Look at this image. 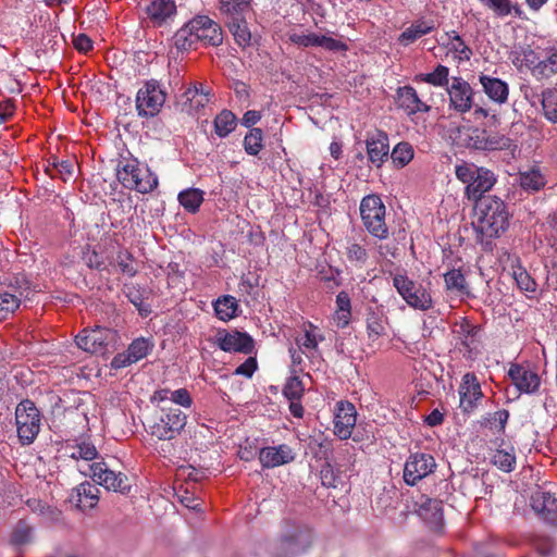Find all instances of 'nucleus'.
Segmentation results:
<instances>
[{
  "label": "nucleus",
  "mask_w": 557,
  "mask_h": 557,
  "mask_svg": "<svg viewBox=\"0 0 557 557\" xmlns=\"http://www.w3.org/2000/svg\"><path fill=\"white\" fill-rule=\"evenodd\" d=\"M479 81L485 95L496 103H505L508 99L509 87L506 82L485 74L480 75Z\"/></svg>",
  "instance_id": "c756f323"
},
{
  "label": "nucleus",
  "mask_w": 557,
  "mask_h": 557,
  "mask_svg": "<svg viewBox=\"0 0 557 557\" xmlns=\"http://www.w3.org/2000/svg\"><path fill=\"white\" fill-rule=\"evenodd\" d=\"M145 13L154 26H161L176 14V4L174 0H152Z\"/></svg>",
  "instance_id": "a878e982"
},
{
  "label": "nucleus",
  "mask_w": 557,
  "mask_h": 557,
  "mask_svg": "<svg viewBox=\"0 0 557 557\" xmlns=\"http://www.w3.org/2000/svg\"><path fill=\"white\" fill-rule=\"evenodd\" d=\"M479 166L474 163H468L466 161H462L455 165V175L456 177L466 186L470 184L472 178L474 177L475 170H478Z\"/></svg>",
  "instance_id": "0e129e2a"
},
{
  "label": "nucleus",
  "mask_w": 557,
  "mask_h": 557,
  "mask_svg": "<svg viewBox=\"0 0 557 557\" xmlns=\"http://www.w3.org/2000/svg\"><path fill=\"white\" fill-rule=\"evenodd\" d=\"M226 26L239 47L247 48L252 45V35L246 17L240 18L239 21L228 22L226 23Z\"/></svg>",
  "instance_id": "4c0bfd02"
},
{
  "label": "nucleus",
  "mask_w": 557,
  "mask_h": 557,
  "mask_svg": "<svg viewBox=\"0 0 557 557\" xmlns=\"http://www.w3.org/2000/svg\"><path fill=\"white\" fill-rule=\"evenodd\" d=\"M32 528L25 522L20 521L12 532L11 543L16 546H21L30 542Z\"/></svg>",
  "instance_id": "69168bd1"
},
{
  "label": "nucleus",
  "mask_w": 557,
  "mask_h": 557,
  "mask_svg": "<svg viewBox=\"0 0 557 557\" xmlns=\"http://www.w3.org/2000/svg\"><path fill=\"white\" fill-rule=\"evenodd\" d=\"M119 339L120 336L115 330L96 326L81 331L75 337V343L84 351L106 355L115 349Z\"/></svg>",
  "instance_id": "423d86ee"
},
{
  "label": "nucleus",
  "mask_w": 557,
  "mask_h": 557,
  "mask_svg": "<svg viewBox=\"0 0 557 557\" xmlns=\"http://www.w3.org/2000/svg\"><path fill=\"white\" fill-rule=\"evenodd\" d=\"M459 393V408L463 413L473 412L481 399L483 392L480 382L474 373L468 372L462 379L458 388Z\"/></svg>",
  "instance_id": "ddd939ff"
},
{
  "label": "nucleus",
  "mask_w": 557,
  "mask_h": 557,
  "mask_svg": "<svg viewBox=\"0 0 557 557\" xmlns=\"http://www.w3.org/2000/svg\"><path fill=\"white\" fill-rule=\"evenodd\" d=\"M312 531L305 527L298 525L286 531L281 537V548L289 556H296L306 552L312 543Z\"/></svg>",
  "instance_id": "f3484780"
},
{
  "label": "nucleus",
  "mask_w": 557,
  "mask_h": 557,
  "mask_svg": "<svg viewBox=\"0 0 557 557\" xmlns=\"http://www.w3.org/2000/svg\"><path fill=\"white\" fill-rule=\"evenodd\" d=\"M436 24L434 20H428L424 17L418 18L411 23L401 34L398 36L397 41L403 46H409L419 38L431 34L435 30Z\"/></svg>",
  "instance_id": "cd10ccee"
},
{
  "label": "nucleus",
  "mask_w": 557,
  "mask_h": 557,
  "mask_svg": "<svg viewBox=\"0 0 557 557\" xmlns=\"http://www.w3.org/2000/svg\"><path fill=\"white\" fill-rule=\"evenodd\" d=\"M20 307V299L10 293H0V321L7 320Z\"/></svg>",
  "instance_id": "680f3d73"
},
{
  "label": "nucleus",
  "mask_w": 557,
  "mask_h": 557,
  "mask_svg": "<svg viewBox=\"0 0 557 557\" xmlns=\"http://www.w3.org/2000/svg\"><path fill=\"white\" fill-rule=\"evenodd\" d=\"M491 461L504 472L508 473L513 471L516 466L515 448L509 446L508 448L496 449L491 457Z\"/></svg>",
  "instance_id": "c03bdc74"
},
{
  "label": "nucleus",
  "mask_w": 557,
  "mask_h": 557,
  "mask_svg": "<svg viewBox=\"0 0 557 557\" xmlns=\"http://www.w3.org/2000/svg\"><path fill=\"white\" fill-rule=\"evenodd\" d=\"M124 294L127 299L137 308L141 315H147L150 310L144 309V289L140 288L137 284H126L124 286Z\"/></svg>",
  "instance_id": "052dcab7"
},
{
  "label": "nucleus",
  "mask_w": 557,
  "mask_h": 557,
  "mask_svg": "<svg viewBox=\"0 0 557 557\" xmlns=\"http://www.w3.org/2000/svg\"><path fill=\"white\" fill-rule=\"evenodd\" d=\"M360 218L367 232L380 239H386L389 235L386 224V207L382 198L371 194L364 196L360 202Z\"/></svg>",
  "instance_id": "20e7f679"
},
{
  "label": "nucleus",
  "mask_w": 557,
  "mask_h": 557,
  "mask_svg": "<svg viewBox=\"0 0 557 557\" xmlns=\"http://www.w3.org/2000/svg\"><path fill=\"white\" fill-rule=\"evenodd\" d=\"M510 269L511 276L515 280L517 287L521 292L535 293L537 284L535 280L527 272L525 268L522 267L518 257L512 259Z\"/></svg>",
  "instance_id": "473e14b6"
},
{
  "label": "nucleus",
  "mask_w": 557,
  "mask_h": 557,
  "mask_svg": "<svg viewBox=\"0 0 557 557\" xmlns=\"http://www.w3.org/2000/svg\"><path fill=\"white\" fill-rule=\"evenodd\" d=\"M197 42L198 39L194 32L189 29L188 23H186L182 28H180L174 35V44L178 50H189Z\"/></svg>",
  "instance_id": "13d9d810"
},
{
  "label": "nucleus",
  "mask_w": 557,
  "mask_h": 557,
  "mask_svg": "<svg viewBox=\"0 0 557 557\" xmlns=\"http://www.w3.org/2000/svg\"><path fill=\"white\" fill-rule=\"evenodd\" d=\"M287 36L288 40L299 48L320 47L334 53L346 52L348 50V45L345 41L322 34H300L297 32H290Z\"/></svg>",
  "instance_id": "f8f14e48"
},
{
  "label": "nucleus",
  "mask_w": 557,
  "mask_h": 557,
  "mask_svg": "<svg viewBox=\"0 0 557 557\" xmlns=\"http://www.w3.org/2000/svg\"><path fill=\"white\" fill-rule=\"evenodd\" d=\"M414 156L412 146L407 141L398 143L391 152V159L396 168L406 166Z\"/></svg>",
  "instance_id": "3c124183"
},
{
  "label": "nucleus",
  "mask_w": 557,
  "mask_h": 557,
  "mask_svg": "<svg viewBox=\"0 0 557 557\" xmlns=\"http://www.w3.org/2000/svg\"><path fill=\"white\" fill-rule=\"evenodd\" d=\"M252 0H220L219 10L225 16V23L247 17L252 11Z\"/></svg>",
  "instance_id": "2f4dec72"
},
{
  "label": "nucleus",
  "mask_w": 557,
  "mask_h": 557,
  "mask_svg": "<svg viewBox=\"0 0 557 557\" xmlns=\"http://www.w3.org/2000/svg\"><path fill=\"white\" fill-rule=\"evenodd\" d=\"M357 422V411L350 401L341 400L336 404L334 414V434L341 440H348Z\"/></svg>",
  "instance_id": "6ab92c4d"
},
{
  "label": "nucleus",
  "mask_w": 557,
  "mask_h": 557,
  "mask_svg": "<svg viewBox=\"0 0 557 557\" xmlns=\"http://www.w3.org/2000/svg\"><path fill=\"white\" fill-rule=\"evenodd\" d=\"M446 90L449 97V108L461 114L472 109L473 89L462 77H453L451 84Z\"/></svg>",
  "instance_id": "dca6fc26"
},
{
  "label": "nucleus",
  "mask_w": 557,
  "mask_h": 557,
  "mask_svg": "<svg viewBox=\"0 0 557 557\" xmlns=\"http://www.w3.org/2000/svg\"><path fill=\"white\" fill-rule=\"evenodd\" d=\"M445 287L459 295H469L466 277L460 269H453L444 274Z\"/></svg>",
  "instance_id": "49530a36"
},
{
  "label": "nucleus",
  "mask_w": 557,
  "mask_h": 557,
  "mask_svg": "<svg viewBox=\"0 0 557 557\" xmlns=\"http://www.w3.org/2000/svg\"><path fill=\"white\" fill-rule=\"evenodd\" d=\"M189 29L194 32L198 41L207 46L218 47L223 42L221 26L207 15H197L188 22Z\"/></svg>",
  "instance_id": "4468645a"
},
{
  "label": "nucleus",
  "mask_w": 557,
  "mask_h": 557,
  "mask_svg": "<svg viewBox=\"0 0 557 557\" xmlns=\"http://www.w3.org/2000/svg\"><path fill=\"white\" fill-rule=\"evenodd\" d=\"M186 101H189L190 108H203L209 102V91L205 90L201 83H194L184 92Z\"/></svg>",
  "instance_id": "8fccbe9b"
},
{
  "label": "nucleus",
  "mask_w": 557,
  "mask_h": 557,
  "mask_svg": "<svg viewBox=\"0 0 557 557\" xmlns=\"http://www.w3.org/2000/svg\"><path fill=\"white\" fill-rule=\"evenodd\" d=\"M152 348L153 344L149 339L145 337L135 338L128 345L126 351L120 352L113 357L111 368L119 370L136 363L147 357Z\"/></svg>",
  "instance_id": "a211bd4d"
},
{
  "label": "nucleus",
  "mask_w": 557,
  "mask_h": 557,
  "mask_svg": "<svg viewBox=\"0 0 557 557\" xmlns=\"http://www.w3.org/2000/svg\"><path fill=\"white\" fill-rule=\"evenodd\" d=\"M116 265L120 272L128 277H134L138 273L135 257L127 249L119 250L115 257Z\"/></svg>",
  "instance_id": "603ef678"
},
{
  "label": "nucleus",
  "mask_w": 557,
  "mask_h": 557,
  "mask_svg": "<svg viewBox=\"0 0 557 557\" xmlns=\"http://www.w3.org/2000/svg\"><path fill=\"white\" fill-rule=\"evenodd\" d=\"M351 319V300L347 292L342 290L336 296V311L333 320L337 327H346Z\"/></svg>",
  "instance_id": "c9c22d12"
},
{
  "label": "nucleus",
  "mask_w": 557,
  "mask_h": 557,
  "mask_svg": "<svg viewBox=\"0 0 557 557\" xmlns=\"http://www.w3.org/2000/svg\"><path fill=\"white\" fill-rule=\"evenodd\" d=\"M533 507L542 515L557 511V498L549 492H540L533 497Z\"/></svg>",
  "instance_id": "5fc2aeb1"
},
{
  "label": "nucleus",
  "mask_w": 557,
  "mask_h": 557,
  "mask_svg": "<svg viewBox=\"0 0 557 557\" xmlns=\"http://www.w3.org/2000/svg\"><path fill=\"white\" fill-rule=\"evenodd\" d=\"M42 416L35 403L23 399L15 408L17 437L23 445H30L37 438L41 428Z\"/></svg>",
  "instance_id": "39448f33"
},
{
  "label": "nucleus",
  "mask_w": 557,
  "mask_h": 557,
  "mask_svg": "<svg viewBox=\"0 0 557 557\" xmlns=\"http://www.w3.org/2000/svg\"><path fill=\"white\" fill-rule=\"evenodd\" d=\"M92 480L108 491L127 494L131 491L129 479L122 472L108 468L106 462H95L90 466Z\"/></svg>",
  "instance_id": "9d476101"
},
{
  "label": "nucleus",
  "mask_w": 557,
  "mask_h": 557,
  "mask_svg": "<svg viewBox=\"0 0 557 557\" xmlns=\"http://www.w3.org/2000/svg\"><path fill=\"white\" fill-rule=\"evenodd\" d=\"M507 374L520 394L535 395L539 393L542 380L531 363H510Z\"/></svg>",
  "instance_id": "1a4fd4ad"
},
{
  "label": "nucleus",
  "mask_w": 557,
  "mask_h": 557,
  "mask_svg": "<svg viewBox=\"0 0 557 557\" xmlns=\"http://www.w3.org/2000/svg\"><path fill=\"white\" fill-rule=\"evenodd\" d=\"M71 502L82 510L92 509L99 502V488L90 482H83L72 492Z\"/></svg>",
  "instance_id": "c85d7f7f"
},
{
  "label": "nucleus",
  "mask_w": 557,
  "mask_h": 557,
  "mask_svg": "<svg viewBox=\"0 0 557 557\" xmlns=\"http://www.w3.org/2000/svg\"><path fill=\"white\" fill-rule=\"evenodd\" d=\"M509 418V412L506 409L488 413L482 418L481 424L490 429H496L498 433H503Z\"/></svg>",
  "instance_id": "bf43d9fd"
},
{
  "label": "nucleus",
  "mask_w": 557,
  "mask_h": 557,
  "mask_svg": "<svg viewBox=\"0 0 557 557\" xmlns=\"http://www.w3.org/2000/svg\"><path fill=\"white\" fill-rule=\"evenodd\" d=\"M319 448L320 450L317 455H320L321 458L326 460L320 470L321 483L324 487L335 488L337 486L338 474L329 461L333 451L332 444L330 441L325 440L319 444Z\"/></svg>",
  "instance_id": "7c9ffc66"
},
{
  "label": "nucleus",
  "mask_w": 557,
  "mask_h": 557,
  "mask_svg": "<svg viewBox=\"0 0 557 557\" xmlns=\"http://www.w3.org/2000/svg\"><path fill=\"white\" fill-rule=\"evenodd\" d=\"M436 468L435 459L425 453L411 454L405 462L404 481L409 486H414L422 479L433 473Z\"/></svg>",
  "instance_id": "9b49d317"
},
{
  "label": "nucleus",
  "mask_w": 557,
  "mask_h": 557,
  "mask_svg": "<svg viewBox=\"0 0 557 557\" xmlns=\"http://www.w3.org/2000/svg\"><path fill=\"white\" fill-rule=\"evenodd\" d=\"M170 399L184 408H190L193 405L191 396L186 388H178L173 391L171 393Z\"/></svg>",
  "instance_id": "774afa93"
},
{
  "label": "nucleus",
  "mask_w": 557,
  "mask_h": 557,
  "mask_svg": "<svg viewBox=\"0 0 557 557\" xmlns=\"http://www.w3.org/2000/svg\"><path fill=\"white\" fill-rule=\"evenodd\" d=\"M480 332L478 325L472 324L467 318L455 324L453 333L458 341V344L465 350V355L471 357L472 351L476 348V336Z\"/></svg>",
  "instance_id": "393cba45"
},
{
  "label": "nucleus",
  "mask_w": 557,
  "mask_h": 557,
  "mask_svg": "<svg viewBox=\"0 0 557 557\" xmlns=\"http://www.w3.org/2000/svg\"><path fill=\"white\" fill-rule=\"evenodd\" d=\"M263 148V133L261 128H251L244 138V149L249 156H257Z\"/></svg>",
  "instance_id": "6e6d98bb"
},
{
  "label": "nucleus",
  "mask_w": 557,
  "mask_h": 557,
  "mask_svg": "<svg viewBox=\"0 0 557 557\" xmlns=\"http://www.w3.org/2000/svg\"><path fill=\"white\" fill-rule=\"evenodd\" d=\"M294 458L293 449L286 444L263 447L259 451V461L267 469L289 463Z\"/></svg>",
  "instance_id": "5701e85b"
},
{
  "label": "nucleus",
  "mask_w": 557,
  "mask_h": 557,
  "mask_svg": "<svg viewBox=\"0 0 557 557\" xmlns=\"http://www.w3.org/2000/svg\"><path fill=\"white\" fill-rule=\"evenodd\" d=\"M216 345L225 352H240L249 355L255 349L253 338L245 332L225 330L216 333Z\"/></svg>",
  "instance_id": "2eb2a0df"
},
{
  "label": "nucleus",
  "mask_w": 557,
  "mask_h": 557,
  "mask_svg": "<svg viewBox=\"0 0 557 557\" xmlns=\"http://www.w3.org/2000/svg\"><path fill=\"white\" fill-rule=\"evenodd\" d=\"M367 154L369 161L380 168L389 153L388 136L385 132L375 129L366 139Z\"/></svg>",
  "instance_id": "412c9836"
},
{
  "label": "nucleus",
  "mask_w": 557,
  "mask_h": 557,
  "mask_svg": "<svg viewBox=\"0 0 557 557\" xmlns=\"http://www.w3.org/2000/svg\"><path fill=\"white\" fill-rule=\"evenodd\" d=\"M419 515L432 528H438L443 522V506L437 499H428L420 506Z\"/></svg>",
  "instance_id": "e433bc0d"
},
{
  "label": "nucleus",
  "mask_w": 557,
  "mask_h": 557,
  "mask_svg": "<svg viewBox=\"0 0 557 557\" xmlns=\"http://www.w3.org/2000/svg\"><path fill=\"white\" fill-rule=\"evenodd\" d=\"M497 182V176L495 173L484 166H479L478 170H475L474 177L466 186L465 188V195L469 200L474 201L478 203L480 199L485 198V193L490 191L494 185Z\"/></svg>",
  "instance_id": "aec40b11"
},
{
  "label": "nucleus",
  "mask_w": 557,
  "mask_h": 557,
  "mask_svg": "<svg viewBox=\"0 0 557 557\" xmlns=\"http://www.w3.org/2000/svg\"><path fill=\"white\" fill-rule=\"evenodd\" d=\"M485 131L486 129L480 127H456V132L459 135L458 137H460L458 144L466 148L483 150Z\"/></svg>",
  "instance_id": "72a5a7b5"
},
{
  "label": "nucleus",
  "mask_w": 557,
  "mask_h": 557,
  "mask_svg": "<svg viewBox=\"0 0 557 557\" xmlns=\"http://www.w3.org/2000/svg\"><path fill=\"white\" fill-rule=\"evenodd\" d=\"M480 2L491 10L497 17H506L512 13L510 0H480Z\"/></svg>",
  "instance_id": "e2e57ef3"
},
{
  "label": "nucleus",
  "mask_w": 557,
  "mask_h": 557,
  "mask_svg": "<svg viewBox=\"0 0 557 557\" xmlns=\"http://www.w3.org/2000/svg\"><path fill=\"white\" fill-rule=\"evenodd\" d=\"M69 448L71 449L70 457L76 460L91 461L98 456L96 446L86 440L77 442L75 445L69 446Z\"/></svg>",
  "instance_id": "864d4df0"
},
{
  "label": "nucleus",
  "mask_w": 557,
  "mask_h": 557,
  "mask_svg": "<svg viewBox=\"0 0 557 557\" xmlns=\"http://www.w3.org/2000/svg\"><path fill=\"white\" fill-rule=\"evenodd\" d=\"M519 186L528 194H535L542 190L546 184V175L539 165H532L527 170L518 172Z\"/></svg>",
  "instance_id": "bb28decb"
},
{
  "label": "nucleus",
  "mask_w": 557,
  "mask_h": 557,
  "mask_svg": "<svg viewBox=\"0 0 557 557\" xmlns=\"http://www.w3.org/2000/svg\"><path fill=\"white\" fill-rule=\"evenodd\" d=\"M346 257L350 263L363 268L369 259V253L364 246L356 242H349L346 247Z\"/></svg>",
  "instance_id": "4d7b16f0"
},
{
  "label": "nucleus",
  "mask_w": 557,
  "mask_h": 557,
  "mask_svg": "<svg viewBox=\"0 0 557 557\" xmlns=\"http://www.w3.org/2000/svg\"><path fill=\"white\" fill-rule=\"evenodd\" d=\"M393 286L409 307L420 311H428L433 307L430 292L406 274H394Z\"/></svg>",
  "instance_id": "6e6552de"
},
{
  "label": "nucleus",
  "mask_w": 557,
  "mask_h": 557,
  "mask_svg": "<svg viewBox=\"0 0 557 557\" xmlns=\"http://www.w3.org/2000/svg\"><path fill=\"white\" fill-rule=\"evenodd\" d=\"M305 394V386L302 381L297 375L287 379L284 387L283 395L289 400V411L295 418H302L305 409L301 405V398Z\"/></svg>",
  "instance_id": "b1692460"
},
{
  "label": "nucleus",
  "mask_w": 557,
  "mask_h": 557,
  "mask_svg": "<svg viewBox=\"0 0 557 557\" xmlns=\"http://www.w3.org/2000/svg\"><path fill=\"white\" fill-rule=\"evenodd\" d=\"M557 74V48L547 50L546 57L532 67V76L536 79L549 78Z\"/></svg>",
  "instance_id": "f704fd0d"
},
{
  "label": "nucleus",
  "mask_w": 557,
  "mask_h": 557,
  "mask_svg": "<svg viewBox=\"0 0 557 557\" xmlns=\"http://www.w3.org/2000/svg\"><path fill=\"white\" fill-rule=\"evenodd\" d=\"M166 91L159 81H145L138 89L135 99V107L138 116L151 119L157 116L166 100Z\"/></svg>",
  "instance_id": "0eeeda50"
},
{
  "label": "nucleus",
  "mask_w": 557,
  "mask_h": 557,
  "mask_svg": "<svg viewBox=\"0 0 557 557\" xmlns=\"http://www.w3.org/2000/svg\"><path fill=\"white\" fill-rule=\"evenodd\" d=\"M214 132L220 138L228 136L237 125L236 115L230 110H222L213 121Z\"/></svg>",
  "instance_id": "79ce46f5"
},
{
  "label": "nucleus",
  "mask_w": 557,
  "mask_h": 557,
  "mask_svg": "<svg viewBox=\"0 0 557 557\" xmlns=\"http://www.w3.org/2000/svg\"><path fill=\"white\" fill-rule=\"evenodd\" d=\"M476 220L472 222L475 237L482 245L500 237L509 227L510 214L499 197L491 196L480 199L474 206Z\"/></svg>",
  "instance_id": "f257e3e1"
},
{
  "label": "nucleus",
  "mask_w": 557,
  "mask_h": 557,
  "mask_svg": "<svg viewBox=\"0 0 557 557\" xmlns=\"http://www.w3.org/2000/svg\"><path fill=\"white\" fill-rule=\"evenodd\" d=\"M216 317L222 321H228L237 317L238 302L234 296L224 295L213 304Z\"/></svg>",
  "instance_id": "58836bf2"
},
{
  "label": "nucleus",
  "mask_w": 557,
  "mask_h": 557,
  "mask_svg": "<svg viewBox=\"0 0 557 557\" xmlns=\"http://www.w3.org/2000/svg\"><path fill=\"white\" fill-rule=\"evenodd\" d=\"M187 416L175 407H162L156 410L148 422L149 433L159 441H172L184 430Z\"/></svg>",
  "instance_id": "7ed1b4c3"
},
{
  "label": "nucleus",
  "mask_w": 557,
  "mask_h": 557,
  "mask_svg": "<svg viewBox=\"0 0 557 557\" xmlns=\"http://www.w3.org/2000/svg\"><path fill=\"white\" fill-rule=\"evenodd\" d=\"M513 146L512 140L499 133L485 131L484 151L508 150Z\"/></svg>",
  "instance_id": "09e8293b"
},
{
  "label": "nucleus",
  "mask_w": 557,
  "mask_h": 557,
  "mask_svg": "<svg viewBox=\"0 0 557 557\" xmlns=\"http://www.w3.org/2000/svg\"><path fill=\"white\" fill-rule=\"evenodd\" d=\"M414 79L435 87L447 88L449 83V67L443 64H437L433 72L419 74Z\"/></svg>",
  "instance_id": "37998d69"
},
{
  "label": "nucleus",
  "mask_w": 557,
  "mask_h": 557,
  "mask_svg": "<svg viewBox=\"0 0 557 557\" xmlns=\"http://www.w3.org/2000/svg\"><path fill=\"white\" fill-rule=\"evenodd\" d=\"M367 334L371 341H376L385 334L384 314L381 311L370 308L366 317Z\"/></svg>",
  "instance_id": "a19ab883"
},
{
  "label": "nucleus",
  "mask_w": 557,
  "mask_h": 557,
  "mask_svg": "<svg viewBox=\"0 0 557 557\" xmlns=\"http://www.w3.org/2000/svg\"><path fill=\"white\" fill-rule=\"evenodd\" d=\"M317 326H314L311 322H308L305 325L304 336L296 338V344L299 349H304V352L309 350H315L320 342L324 339L323 335H317L315 331Z\"/></svg>",
  "instance_id": "de8ad7c7"
},
{
  "label": "nucleus",
  "mask_w": 557,
  "mask_h": 557,
  "mask_svg": "<svg viewBox=\"0 0 557 557\" xmlns=\"http://www.w3.org/2000/svg\"><path fill=\"white\" fill-rule=\"evenodd\" d=\"M119 182L128 189L148 194L158 186V176L151 172L147 164L135 158H123L116 166Z\"/></svg>",
  "instance_id": "f03ea898"
},
{
  "label": "nucleus",
  "mask_w": 557,
  "mask_h": 557,
  "mask_svg": "<svg viewBox=\"0 0 557 557\" xmlns=\"http://www.w3.org/2000/svg\"><path fill=\"white\" fill-rule=\"evenodd\" d=\"M395 102L397 107L404 110L408 115H413L419 112L426 113L431 110V107L419 98L417 90L410 85L396 89Z\"/></svg>",
  "instance_id": "4be33fe9"
},
{
  "label": "nucleus",
  "mask_w": 557,
  "mask_h": 557,
  "mask_svg": "<svg viewBox=\"0 0 557 557\" xmlns=\"http://www.w3.org/2000/svg\"><path fill=\"white\" fill-rule=\"evenodd\" d=\"M451 34H455V41L451 42L449 50L457 53L461 61H469L472 50L465 44L456 30H451Z\"/></svg>",
  "instance_id": "338daca9"
},
{
  "label": "nucleus",
  "mask_w": 557,
  "mask_h": 557,
  "mask_svg": "<svg viewBox=\"0 0 557 557\" xmlns=\"http://www.w3.org/2000/svg\"><path fill=\"white\" fill-rule=\"evenodd\" d=\"M543 115L552 123H557V88H546L541 94Z\"/></svg>",
  "instance_id": "a18cd8bd"
},
{
  "label": "nucleus",
  "mask_w": 557,
  "mask_h": 557,
  "mask_svg": "<svg viewBox=\"0 0 557 557\" xmlns=\"http://www.w3.org/2000/svg\"><path fill=\"white\" fill-rule=\"evenodd\" d=\"M203 195L205 193L199 188H187L178 194L177 199L187 212L196 213L203 202Z\"/></svg>",
  "instance_id": "ea45409f"
}]
</instances>
